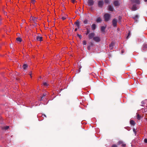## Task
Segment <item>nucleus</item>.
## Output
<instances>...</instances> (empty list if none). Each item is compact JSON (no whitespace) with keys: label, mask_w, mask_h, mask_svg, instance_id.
<instances>
[{"label":"nucleus","mask_w":147,"mask_h":147,"mask_svg":"<svg viewBox=\"0 0 147 147\" xmlns=\"http://www.w3.org/2000/svg\"><path fill=\"white\" fill-rule=\"evenodd\" d=\"M106 28V27L104 26H102L100 28V31L101 32L103 33L105 32V29Z\"/></svg>","instance_id":"12"},{"label":"nucleus","mask_w":147,"mask_h":147,"mask_svg":"<svg viewBox=\"0 0 147 147\" xmlns=\"http://www.w3.org/2000/svg\"><path fill=\"white\" fill-rule=\"evenodd\" d=\"M122 19V17L120 16H119L118 17V20L119 22H121V20Z\"/></svg>","instance_id":"24"},{"label":"nucleus","mask_w":147,"mask_h":147,"mask_svg":"<svg viewBox=\"0 0 147 147\" xmlns=\"http://www.w3.org/2000/svg\"><path fill=\"white\" fill-rule=\"evenodd\" d=\"M138 15H136L135 17H132L133 19H134L136 22H137V20L136 18H138Z\"/></svg>","instance_id":"21"},{"label":"nucleus","mask_w":147,"mask_h":147,"mask_svg":"<svg viewBox=\"0 0 147 147\" xmlns=\"http://www.w3.org/2000/svg\"><path fill=\"white\" fill-rule=\"evenodd\" d=\"M83 45H86V41L85 40H84L83 41Z\"/></svg>","instance_id":"31"},{"label":"nucleus","mask_w":147,"mask_h":147,"mask_svg":"<svg viewBox=\"0 0 147 147\" xmlns=\"http://www.w3.org/2000/svg\"><path fill=\"white\" fill-rule=\"evenodd\" d=\"M46 85H47V86L48 85L47 84V83Z\"/></svg>","instance_id":"54"},{"label":"nucleus","mask_w":147,"mask_h":147,"mask_svg":"<svg viewBox=\"0 0 147 147\" xmlns=\"http://www.w3.org/2000/svg\"><path fill=\"white\" fill-rule=\"evenodd\" d=\"M95 34L94 33L92 32L90 33L88 35V37L89 39L93 38L94 37Z\"/></svg>","instance_id":"5"},{"label":"nucleus","mask_w":147,"mask_h":147,"mask_svg":"<svg viewBox=\"0 0 147 147\" xmlns=\"http://www.w3.org/2000/svg\"><path fill=\"white\" fill-rule=\"evenodd\" d=\"M43 84H44V85L45 86L46 85V82H44L43 83Z\"/></svg>","instance_id":"49"},{"label":"nucleus","mask_w":147,"mask_h":147,"mask_svg":"<svg viewBox=\"0 0 147 147\" xmlns=\"http://www.w3.org/2000/svg\"><path fill=\"white\" fill-rule=\"evenodd\" d=\"M94 0H88V4L89 6H92L94 5Z\"/></svg>","instance_id":"3"},{"label":"nucleus","mask_w":147,"mask_h":147,"mask_svg":"<svg viewBox=\"0 0 147 147\" xmlns=\"http://www.w3.org/2000/svg\"><path fill=\"white\" fill-rule=\"evenodd\" d=\"M115 43L113 41H112L111 44L109 45V47L110 48V49L112 50L113 49V47Z\"/></svg>","instance_id":"8"},{"label":"nucleus","mask_w":147,"mask_h":147,"mask_svg":"<svg viewBox=\"0 0 147 147\" xmlns=\"http://www.w3.org/2000/svg\"><path fill=\"white\" fill-rule=\"evenodd\" d=\"M145 118L146 120H147V114L145 115Z\"/></svg>","instance_id":"43"},{"label":"nucleus","mask_w":147,"mask_h":147,"mask_svg":"<svg viewBox=\"0 0 147 147\" xmlns=\"http://www.w3.org/2000/svg\"><path fill=\"white\" fill-rule=\"evenodd\" d=\"M93 40L96 42H99L100 41V39L99 36H95L93 38Z\"/></svg>","instance_id":"7"},{"label":"nucleus","mask_w":147,"mask_h":147,"mask_svg":"<svg viewBox=\"0 0 147 147\" xmlns=\"http://www.w3.org/2000/svg\"><path fill=\"white\" fill-rule=\"evenodd\" d=\"M141 118V116L138 113H137V119L139 120Z\"/></svg>","instance_id":"26"},{"label":"nucleus","mask_w":147,"mask_h":147,"mask_svg":"<svg viewBox=\"0 0 147 147\" xmlns=\"http://www.w3.org/2000/svg\"><path fill=\"white\" fill-rule=\"evenodd\" d=\"M130 124L133 126L135 124V122L134 121L132 120H131L130 121Z\"/></svg>","instance_id":"19"},{"label":"nucleus","mask_w":147,"mask_h":147,"mask_svg":"<svg viewBox=\"0 0 147 147\" xmlns=\"http://www.w3.org/2000/svg\"><path fill=\"white\" fill-rule=\"evenodd\" d=\"M9 128V127L8 126H6L4 127V129H7Z\"/></svg>","instance_id":"35"},{"label":"nucleus","mask_w":147,"mask_h":147,"mask_svg":"<svg viewBox=\"0 0 147 147\" xmlns=\"http://www.w3.org/2000/svg\"><path fill=\"white\" fill-rule=\"evenodd\" d=\"M29 74L30 76V77L31 78L32 77V76H31L32 72H30Z\"/></svg>","instance_id":"42"},{"label":"nucleus","mask_w":147,"mask_h":147,"mask_svg":"<svg viewBox=\"0 0 147 147\" xmlns=\"http://www.w3.org/2000/svg\"><path fill=\"white\" fill-rule=\"evenodd\" d=\"M34 0H32V2L34 4Z\"/></svg>","instance_id":"45"},{"label":"nucleus","mask_w":147,"mask_h":147,"mask_svg":"<svg viewBox=\"0 0 147 147\" xmlns=\"http://www.w3.org/2000/svg\"><path fill=\"white\" fill-rule=\"evenodd\" d=\"M124 51L123 50H122L121 51V53H124Z\"/></svg>","instance_id":"46"},{"label":"nucleus","mask_w":147,"mask_h":147,"mask_svg":"<svg viewBox=\"0 0 147 147\" xmlns=\"http://www.w3.org/2000/svg\"><path fill=\"white\" fill-rule=\"evenodd\" d=\"M90 45H91V46H93V44L92 42H90Z\"/></svg>","instance_id":"47"},{"label":"nucleus","mask_w":147,"mask_h":147,"mask_svg":"<svg viewBox=\"0 0 147 147\" xmlns=\"http://www.w3.org/2000/svg\"><path fill=\"white\" fill-rule=\"evenodd\" d=\"M112 24L113 26L114 27H115L117 26V21L116 19H114L112 21Z\"/></svg>","instance_id":"6"},{"label":"nucleus","mask_w":147,"mask_h":147,"mask_svg":"<svg viewBox=\"0 0 147 147\" xmlns=\"http://www.w3.org/2000/svg\"><path fill=\"white\" fill-rule=\"evenodd\" d=\"M48 16H47V18H49V17H48Z\"/></svg>","instance_id":"55"},{"label":"nucleus","mask_w":147,"mask_h":147,"mask_svg":"<svg viewBox=\"0 0 147 147\" xmlns=\"http://www.w3.org/2000/svg\"><path fill=\"white\" fill-rule=\"evenodd\" d=\"M43 115L42 113H39L37 115V117L38 118V120L41 121L43 119V117H42Z\"/></svg>","instance_id":"4"},{"label":"nucleus","mask_w":147,"mask_h":147,"mask_svg":"<svg viewBox=\"0 0 147 147\" xmlns=\"http://www.w3.org/2000/svg\"><path fill=\"white\" fill-rule=\"evenodd\" d=\"M86 35H87L88 34H89L90 31L88 29V28H86Z\"/></svg>","instance_id":"22"},{"label":"nucleus","mask_w":147,"mask_h":147,"mask_svg":"<svg viewBox=\"0 0 147 147\" xmlns=\"http://www.w3.org/2000/svg\"><path fill=\"white\" fill-rule=\"evenodd\" d=\"M102 21V20L101 18V17H98L96 18V22L97 23H98V22H101Z\"/></svg>","instance_id":"14"},{"label":"nucleus","mask_w":147,"mask_h":147,"mask_svg":"<svg viewBox=\"0 0 147 147\" xmlns=\"http://www.w3.org/2000/svg\"><path fill=\"white\" fill-rule=\"evenodd\" d=\"M121 146L122 147H125L126 144H123Z\"/></svg>","instance_id":"39"},{"label":"nucleus","mask_w":147,"mask_h":147,"mask_svg":"<svg viewBox=\"0 0 147 147\" xmlns=\"http://www.w3.org/2000/svg\"><path fill=\"white\" fill-rule=\"evenodd\" d=\"M130 35V31H129L128 33L127 34V39L128 38V37H129V36Z\"/></svg>","instance_id":"29"},{"label":"nucleus","mask_w":147,"mask_h":147,"mask_svg":"<svg viewBox=\"0 0 147 147\" xmlns=\"http://www.w3.org/2000/svg\"><path fill=\"white\" fill-rule=\"evenodd\" d=\"M30 19L31 21H33L34 22H35L37 21V19L36 18L34 17H31Z\"/></svg>","instance_id":"13"},{"label":"nucleus","mask_w":147,"mask_h":147,"mask_svg":"<svg viewBox=\"0 0 147 147\" xmlns=\"http://www.w3.org/2000/svg\"><path fill=\"white\" fill-rule=\"evenodd\" d=\"M104 2L106 4H108L109 3V0H104Z\"/></svg>","instance_id":"27"},{"label":"nucleus","mask_w":147,"mask_h":147,"mask_svg":"<svg viewBox=\"0 0 147 147\" xmlns=\"http://www.w3.org/2000/svg\"><path fill=\"white\" fill-rule=\"evenodd\" d=\"M131 1L134 3L139 4L140 3V0H131Z\"/></svg>","instance_id":"11"},{"label":"nucleus","mask_w":147,"mask_h":147,"mask_svg":"<svg viewBox=\"0 0 147 147\" xmlns=\"http://www.w3.org/2000/svg\"><path fill=\"white\" fill-rule=\"evenodd\" d=\"M43 116L44 117H46V115H43Z\"/></svg>","instance_id":"50"},{"label":"nucleus","mask_w":147,"mask_h":147,"mask_svg":"<svg viewBox=\"0 0 147 147\" xmlns=\"http://www.w3.org/2000/svg\"><path fill=\"white\" fill-rule=\"evenodd\" d=\"M113 5L115 7L119 6L120 5L119 3V1L117 0L114 1L113 3Z\"/></svg>","instance_id":"10"},{"label":"nucleus","mask_w":147,"mask_h":147,"mask_svg":"<svg viewBox=\"0 0 147 147\" xmlns=\"http://www.w3.org/2000/svg\"><path fill=\"white\" fill-rule=\"evenodd\" d=\"M133 130L134 132H136V130L134 128Z\"/></svg>","instance_id":"48"},{"label":"nucleus","mask_w":147,"mask_h":147,"mask_svg":"<svg viewBox=\"0 0 147 147\" xmlns=\"http://www.w3.org/2000/svg\"><path fill=\"white\" fill-rule=\"evenodd\" d=\"M108 10L111 11H114L113 8L111 5H109L108 6Z\"/></svg>","instance_id":"9"},{"label":"nucleus","mask_w":147,"mask_h":147,"mask_svg":"<svg viewBox=\"0 0 147 147\" xmlns=\"http://www.w3.org/2000/svg\"><path fill=\"white\" fill-rule=\"evenodd\" d=\"M42 37L39 36H37L36 37V39L37 41H41L42 40Z\"/></svg>","instance_id":"17"},{"label":"nucleus","mask_w":147,"mask_h":147,"mask_svg":"<svg viewBox=\"0 0 147 147\" xmlns=\"http://www.w3.org/2000/svg\"><path fill=\"white\" fill-rule=\"evenodd\" d=\"M81 66H79V69H80V70H78V72H79L80 71V69H81Z\"/></svg>","instance_id":"40"},{"label":"nucleus","mask_w":147,"mask_h":147,"mask_svg":"<svg viewBox=\"0 0 147 147\" xmlns=\"http://www.w3.org/2000/svg\"><path fill=\"white\" fill-rule=\"evenodd\" d=\"M83 22L84 24H87L88 23V20H84Z\"/></svg>","instance_id":"30"},{"label":"nucleus","mask_w":147,"mask_h":147,"mask_svg":"<svg viewBox=\"0 0 147 147\" xmlns=\"http://www.w3.org/2000/svg\"><path fill=\"white\" fill-rule=\"evenodd\" d=\"M16 40L17 41L19 42H20L22 41L21 38L20 37L17 38H16Z\"/></svg>","instance_id":"23"},{"label":"nucleus","mask_w":147,"mask_h":147,"mask_svg":"<svg viewBox=\"0 0 147 147\" xmlns=\"http://www.w3.org/2000/svg\"><path fill=\"white\" fill-rule=\"evenodd\" d=\"M74 24L76 25L78 28H80V22L78 21H76L74 23Z\"/></svg>","instance_id":"15"},{"label":"nucleus","mask_w":147,"mask_h":147,"mask_svg":"<svg viewBox=\"0 0 147 147\" xmlns=\"http://www.w3.org/2000/svg\"><path fill=\"white\" fill-rule=\"evenodd\" d=\"M77 36H78L80 39H81V38H82V36L81 35H80L79 34H77Z\"/></svg>","instance_id":"32"},{"label":"nucleus","mask_w":147,"mask_h":147,"mask_svg":"<svg viewBox=\"0 0 147 147\" xmlns=\"http://www.w3.org/2000/svg\"><path fill=\"white\" fill-rule=\"evenodd\" d=\"M78 30V28H76L75 29L74 31L76 32Z\"/></svg>","instance_id":"44"},{"label":"nucleus","mask_w":147,"mask_h":147,"mask_svg":"<svg viewBox=\"0 0 147 147\" xmlns=\"http://www.w3.org/2000/svg\"><path fill=\"white\" fill-rule=\"evenodd\" d=\"M111 147H117V146L116 145V144H113L111 146Z\"/></svg>","instance_id":"36"},{"label":"nucleus","mask_w":147,"mask_h":147,"mask_svg":"<svg viewBox=\"0 0 147 147\" xmlns=\"http://www.w3.org/2000/svg\"><path fill=\"white\" fill-rule=\"evenodd\" d=\"M127 129L128 130H130V127H127L126 128H125Z\"/></svg>","instance_id":"38"},{"label":"nucleus","mask_w":147,"mask_h":147,"mask_svg":"<svg viewBox=\"0 0 147 147\" xmlns=\"http://www.w3.org/2000/svg\"><path fill=\"white\" fill-rule=\"evenodd\" d=\"M137 9V7L135 4L132 7L131 9L132 11H135Z\"/></svg>","instance_id":"16"},{"label":"nucleus","mask_w":147,"mask_h":147,"mask_svg":"<svg viewBox=\"0 0 147 147\" xmlns=\"http://www.w3.org/2000/svg\"><path fill=\"white\" fill-rule=\"evenodd\" d=\"M147 48V45L146 44H144L143 45V49L144 50H146Z\"/></svg>","instance_id":"20"},{"label":"nucleus","mask_w":147,"mask_h":147,"mask_svg":"<svg viewBox=\"0 0 147 147\" xmlns=\"http://www.w3.org/2000/svg\"><path fill=\"white\" fill-rule=\"evenodd\" d=\"M28 67V65L26 64H24L23 66L24 69H25Z\"/></svg>","instance_id":"25"},{"label":"nucleus","mask_w":147,"mask_h":147,"mask_svg":"<svg viewBox=\"0 0 147 147\" xmlns=\"http://www.w3.org/2000/svg\"><path fill=\"white\" fill-rule=\"evenodd\" d=\"M43 97H42V98H41V99H42V98H43Z\"/></svg>","instance_id":"52"},{"label":"nucleus","mask_w":147,"mask_h":147,"mask_svg":"<svg viewBox=\"0 0 147 147\" xmlns=\"http://www.w3.org/2000/svg\"><path fill=\"white\" fill-rule=\"evenodd\" d=\"M71 1L72 3L74 4L76 2V0H71Z\"/></svg>","instance_id":"34"},{"label":"nucleus","mask_w":147,"mask_h":147,"mask_svg":"<svg viewBox=\"0 0 147 147\" xmlns=\"http://www.w3.org/2000/svg\"><path fill=\"white\" fill-rule=\"evenodd\" d=\"M61 19L63 20H64L66 19V18L65 17H62Z\"/></svg>","instance_id":"33"},{"label":"nucleus","mask_w":147,"mask_h":147,"mask_svg":"<svg viewBox=\"0 0 147 147\" xmlns=\"http://www.w3.org/2000/svg\"><path fill=\"white\" fill-rule=\"evenodd\" d=\"M103 5L104 3L103 1L100 0L98 1V5L99 7L102 8Z\"/></svg>","instance_id":"2"},{"label":"nucleus","mask_w":147,"mask_h":147,"mask_svg":"<svg viewBox=\"0 0 147 147\" xmlns=\"http://www.w3.org/2000/svg\"><path fill=\"white\" fill-rule=\"evenodd\" d=\"M144 142L145 143H147V139H144Z\"/></svg>","instance_id":"41"},{"label":"nucleus","mask_w":147,"mask_h":147,"mask_svg":"<svg viewBox=\"0 0 147 147\" xmlns=\"http://www.w3.org/2000/svg\"><path fill=\"white\" fill-rule=\"evenodd\" d=\"M96 27V26L95 24H93L92 26V30H95Z\"/></svg>","instance_id":"18"},{"label":"nucleus","mask_w":147,"mask_h":147,"mask_svg":"<svg viewBox=\"0 0 147 147\" xmlns=\"http://www.w3.org/2000/svg\"><path fill=\"white\" fill-rule=\"evenodd\" d=\"M104 21L106 22L108 21L110 18V15L109 13H106L104 16Z\"/></svg>","instance_id":"1"},{"label":"nucleus","mask_w":147,"mask_h":147,"mask_svg":"<svg viewBox=\"0 0 147 147\" xmlns=\"http://www.w3.org/2000/svg\"><path fill=\"white\" fill-rule=\"evenodd\" d=\"M123 143V141H119L118 143H117V144L118 145H120L121 144H122Z\"/></svg>","instance_id":"28"},{"label":"nucleus","mask_w":147,"mask_h":147,"mask_svg":"<svg viewBox=\"0 0 147 147\" xmlns=\"http://www.w3.org/2000/svg\"><path fill=\"white\" fill-rule=\"evenodd\" d=\"M47 20H48V21L49 22V20H48V19H47Z\"/></svg>","instance_id":"53"},{"label":"nucleus","mask_w":147,"mask_h":147,"mask_svg":"<svg viewBox=\"0 0 147 147\" xmlns=\"http://www.w3.org/2000/svg\"><path fill=\"white\" fill-rule=\"evenodd\" d=\"M87 49L88 50H90V45H88L87 47Z\"/></svg>","instance_id":"37"},{"label":"nucleus","mask_w":147,"mask_h":147,"mask_svg":"<svg viewBox=\"0 0 147 147\" xmlns=\"http://www.w3.org/2000/svg\"><path fill=\"white\" fill-rule=\"evenodd\" d=\"M144 1L145 2H147V0H144Z\"/></svg>","instance_id":"51"}]
</instances>
